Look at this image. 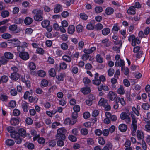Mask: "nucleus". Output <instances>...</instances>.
Wrapping results in <instances>:
<instances>
[{
  "label": "nucleus",
  "instance_id": "nucleus-1",
  "mask_svg": "<svg viewBox=\"0 0 150 150\" xmlns=\"http://www.w3.org/2000/svg\"><path fill=\"white\" fill-rule=\"evenodd\" d=\"M32 13L35 15L33 16L34 20L36 21H40L44 19L43 11L40 9H36L33 10Z\"/></svg>",
  "mask_w": 150,
  "mask_h": 150
},
{
  "label": "nucleus",
  "instance_id": "nucleus-2",
  "mask_svg": "<svg viewBox=\"0 0 150 150\" xmlns=\"http://www.w3.org/2000/svg\"><path fill=\"white\" fill-rule=\"evenodd\" d=\"M130 114L132 119L131 125V133L132 136H135L137 128V121L135 116L134 115V112H131Z\"/></svg>",
  "mask_w": 150,
  "mask_h": 150
},
{
  "label": "nucleus",
  "instance_id": "nucleus-3",
  "mask_svg": "<svg viewBox=\"0 0 150 150\" xmlns=\"http://www.w3.org/2000/svg\"><path fill=\"white\" fill-rule=\"evenodd\" d=\"M19 56L21 58L24 60H27L29 58V54L26 52H20Z\"/></svg>",
  "mask_w": 150,
  "mask_h": 150
},
{
  "label": "nucleus",
  "instance_id": "nucleus-4",
  "mask_svg": "<svg viewBox=\"0 0 150 150\" xmlns=\"http://www.w3.org/2000/svg\"><path fill=\"white\" fill-rule=\"evenodd\" d=\"M108 98L111 101L114 100L117 97L116 94L112 91H110L107 95Z\"/></svg>",
  "mask_w": 150,
  "mask_h": 150
},
{
  "label": "nucleus",
  "instance_id": "nucleus-5",
  "mask_svg": "<svg viewBox=\"0 0 150 150\" xmlns=\"http://www.w3.org/2000/svg\"><path fill=\"white\" fill-rule=\"evenodd\" d=\"M76 123L75 120L71 119L69 118H66L64 122V123L66 125H73Z\"/></svg>",
  "mask_w": 150,
  "mask_h": 150
},
{
  "label": "nucleus",
  "instance_id": "nucleus-6",
  "mask_svg": "<svg viewBox=\"0 0 150 150\" xmlns=\"http://www.w3.org/2000/svg\"><path fill=\"white\" fill-rule=\"evenodd\" d=\"M96 48L95 47H91V48L86 49H84L83 50V52L86 54H89L92 53L93 52L96 51Z\"/></svg>",
  "mask_w": 150,
  "mask_h": 150
},
{
  "label": "nucleus",
  "instance_id": "nucleus-7",
  "mask_svg": "<svg viewBox=\"0 0 150 150\" xmlns=\"http://www.w3.org/2000/svg\"><path fill=\"white\" fill-rule=\"evenodd\" d=\"M129 115L130 113L129 111L127 110V112H122L120 114V117L122 120H125L128 118V117H129Z\"/></svg>",
  "mask_w": 150,
  "mask_h": 150
},
{
  "label": "nucleus",
  "instance_id": "nucleus-8",
  "mask_svg": "<svg viewBox=\"0 0 150 150\" xmlns=\"http://www.w3.org/2000/svg\"><path fill=\"white\" fill-rule=\"evenodd\" d=\"M62 11V8L61 5L57 4L55 6L54 11L55 13H57Z\"/></svg>",
  "mask_w": 150,
  "mask_h": 150
},
{
  "label": "nucleus",
  "instance_id": "nucleus-9",
  "mask_svg": "<svg viewBox=\"0 0 150 150\" xmlns=\"http://www.w3.org/2000/svg\"><path fill=\"white\" fill-rule=\"evenodd\" d=\"M28 103L25 102H23L21 106L24 112H27L29 110V106Z\"/></svg>",
  "mask_w": 150,
  "mask_h": 150
},
{
  "label": "nucleus",
  "instance_id": "nucleus-10",
  "mask_svg": "<svg viewBox=\"0 0 150 150\" xmlns=\"http://www.w3.org/2000/svg\"><path fill=\"white\" fill-rule=\"evenodd\" d=\"M115 65L117 67H121L122 70L123 71V67L125 65L124 61L123 60L121 59H120V62L119 61H116L115 63Z\"/></svg>",
  "mask_w": 150,
  "mask_h": 150
},
{
  "label": "nucleus",
  "instance_id": "nucleus-11",
  "mask_svg": "<svg viewBox=\"0 0 150 150\" xmlns=\"http://www.w3.org/2000/svg\"><path fill=\"white\" fill-rule=\"evenodd\" d=\"M10 77L12 80L16 81L19 78L20 75L18 73H13L11 74Z\"/></svg>",
  "mask_w": 150,
  "mask_h": 150
},
{
  "label": "nucleus",
  "instance_id": "nucleus-12",
  "mask_svg": "<svg viewBox=\"0 0 150 150\" xmlns=\"http://www.w3.org/2000/svg\"><path fill=\"white\" fill-rule=\"evenodd\" d=\"M108 101L107 100H105L103 98H101L98 102V105L100 106H106L108 104Z\"/></svg>",
  "mask_w": 150,
  "mask_h": 150
},
{
  "label": "nucleus",
  "instance_id": "nucleus-13",
  "mask_svg": "<svg viewBox=\"0 0 150 150\" xmlns=\"http://www.w3.org/2000/svg\"><path fill=\"white\" fill-rule=\"evenodd\" d=\"M137 136L138 140H142L144 138V134L141 131L138 130L137 132Z\"/></svg>",
  "mask_w": 150,
  "mask_h": 150
},
{
  "label": "nucleus",
  "instance_id": "nucleus-14",
  "mask_svg": "<svg viewBox=\"0 0 150 150\" xmlns=\"http://www.w3.org/2000/svg\"><path fill=\"white\" fill-rule=\"evenodd\" d=\"M119 129L121 132H124L126 131L127 129V126L125 124H121L119 126Z\"/></svg>",
  "mask_w": 150,
  "mask_h": 150
},
{
  "label": "nucleus",
  "instance_id": "nucleus-15",
  "mask_svg": "<svg viewBox=\"0 0 150 150\" xmlns=\"http://www.w3.org/2000/svg\"><path fill=\"white\" fill-rule=\"evenodd\" d=\"M127 13L130 15H134L135 14V8L134 6H132L129 7L127 10Z\"/></svg>",
  "mask_w": 150,
  "mask_h": 150
},
{
  "label": "nucleus",
  "instance_id": "nucleus-16",
  "mask_svg": "<svg viewBox=\"0 0 150 150\" xmlns=\"http://www.w3.org/2000/svg\"><path fill=\"white\" fill-rule=\"evenodd\" d=\"M33 19L30 17H26L24 21V23L27 25L31 24L33 22Z\"/></svg>",
  "mask_w": 150,
  "mask_h": 150
},
{
  "label": "nucleus",
  "instance_id": "nucleus-17",
  "mask_svg": "<svg viewBox=\"0 0 150 150\" xmlns=\"http://www.w3.org/2000/svg\"><path fill=\"white\" fill-rule=\"evenodd\" d=\"M81 91L84 94H86L90 92V87H84L81 89Z\"/></svg>",
  "mask_w": 150,
  "mask_h": 150
},
{
  "label": "nucleus",
  "instance_id": "nucleus-18",
  "mask_svg": "<svg viewBox=\"0 0 150 150\" xmlns=\"http://www.w3.org/2000/svg\"><path fill=\"white\" fill-rule=\"evenodd\" d=\"M75 31V28L74 25H71L69 26L68 29V32L69 34H73Z\"/></svg>",
  "mask_w": 150,
  "mask_h": 150
},
{
  "label": "nucleus",
  "instance_id": "nucleus-19",
  "mask_svg": "<svg viewBox=\"0 0 150 150\" xmlns=\"http://www.w3.org/2000/svg\"><path fill=\"white\" fill-rule=\"evenodd\" d=\"M98 88L99 91H101L102 90L104 91H108L109 90V88L106 85H102L98 86Z\"/></svg>",
  "mask_w": 150,
  "mask_h": 150
},
{
  "label": "nucleus",
  "instance_id": "nucleus-20",
  "mask_svg": "<svg viewBox=\"0 0 150 150\" xmlns=\"http://www.w3.org/2000/svg\"><path fill=\"white\" fill-rule=\"evenodd\" d=\"M50 24V21L47 20H45L41 22V25L44 28L47 27Z\"/></svg>",
  "mask_w": 150,
  "mask_h": 150
},
{
  "label": "nucleus",
  "instance_id": "nucleus-21",
  "mask_svg": "<svg viewBox=\"0 0 150 150\" xmlns=\"http://www.w3.org/2000/svg\"><path fill=\"white\" fill-rule=\"evenodd\" d=\"M18 132L20 136H21L22 137H25L26 135V130L23 128L20 129L18 130Z\"/></svg>",
  "mask_w": 150,
  "mask_h": 150
},
{
  "label": "nucleus",
  "instance_id": "nucleus-22",
  "mask_svg": "<svg viewBox=\"0 0 150 150\" xmlns=\"http://www.w3.org/2000/svg\"><path fill=\"white\" fill-rule=\"evenodd\" d=\"M8 98V97L6 94H1L0 95V99L3 101H7Z\"/></svg>",
  "mask_w": 150,
  "mask_h": 150
},
{
  "label": "nucleus",
  "instance_id": "nucleus-23",
  "mask_svg": "<svg viewBox=\"0 0 150 150\" xmlns=\"http://www.w3.org/2000/svg\"><path fill=\"white\" fill-rule=\"evenodd\" d=\"M12 41L13 42L12 43V45L15 47L18 46L20 45V42L18 39H13Z\"/></svg>",
  "mask_w": 150,
  "mask_h": 150
},
{
  "label": "nucleus",
  "instance_id": "nucleus-24",
  "mask_svg": "<svg viewBox=\"0 0 150 150\" xmlns=\"http://www.w3.org/2000/svg\"><path fill=\"white\" fill-rule=\"evenodd\" d=\"M62 59L63 60L67 62H70L72 60L71 58L69 56L67 55H64L62 57Z\"/></svg>",
  "mask_w": 150,
  "mask_h": 150
},
{
  "label": "nucleus",
  "instance_id": "nucleus-25",
  "mask_svg": "<svg viewBox=\"0 0 150 150\" xmlns=\"http://www.w3.org/2000/svg\"><path fill=\"white\" fill-rule=\"evenodd\" d=\"M10 123L13 125H16L19 123V121L18 119L16 118H14L11 119Z\"/></svg>",
  "mask_w": 150,
  "mask_h": 150
},
{
  "label": "nucleus",
  "instance_id": "nucleus-26",
  "mask_svg": "<svg viewBox=\"0 0 150 150\" xmlns=\"http://www.w3.org/2000/svg\"><path fill=\"white\" fill-rule=\"evenodd\" d=\"M11 136L14 139L18 138L20 137V134L18 132L15 131L11 134Z\"/></svg>",
  "mask_w": 150,
  "mask_h": 150
},
{
  "label": "nucleus",
  "instance_id": "nucleus-27",
  "mask_svg": "<svg viewBox=\"0 0 150 150\" xmlns=\"http://www.w3.org/2000/svg\"><path fill=\"white\" fill-rule=\"evenodd\" d=\"M66 130L64 128H59L57 130V134L65 135Z\"/></svg>",
  "mask_w": 150,
  "mask_h": 150
},
{
  "label": "nucleus",
  "instance_id": "nucleus-28",
  "mask_svg": "<svg viewBox=\"0 0 150 150\" xmlns=\"http://www.w3.org/2000/svg\"><path fill=\"white\" fill-rule=\"evenodd\" d=\"M5 58L8 59H11L13 57V54L9 52H6L4 54Z\"/></svg>",
  "mask_w": 150,
  "mask_h": 150
},
{
  "label": "nucleus",
  "instance_id": "nucleus-29",
  "mask_svg": "<svg viewBox=\"0 0 150 150\" xmlns=\"http://www.w3.org/2000/svg\"><path fill=\"white\" fill-rule=\"evenodd\" d=\"M114 11L113 9L110 7H108L105 10L106 14L108 15H110L113 13Z\"/></svg>",
  "mask_w": 150,
  "mask_h": 150
},
{
  "label": "nucleus",
  "instance_id": "nucleus-30",
  "mask_svg": "<svg viewBox=\"0 0 150 150\" xmlns=\"http://www.w3.org/2000/svg\"><path fill=\"white\" fill-rule=\"evenodd\" d=\"M1 14L2 17L4 18L7 17L9 16V13L7 11H3L1 12Z\"/></svg>",
  "mask_w": 150,
  "mask_h": 150
},
{
  "label": "nucleus",
  "instance_id": "nucleus-31",
  "mask_svg": "<svg viewBox=\"0 0 150 150\" xmlns=\"http://www.w3.org/2000/svg\"><path fill=\"white\" fill-rule=\"evenodd\" d=\"M25 146L30 149L32 150L34 148V145L31 143L25 144Z\"/></svg>",
  "mask_w": 150,
  "mask_h": 150
},
{
  "label": "nucleus",
  "instance_id": "nucleus-32",
  "mask_svg": "<svg viewBox=\"0 0 150 150\" xmlns=\"http://www.w3.org/2000/svg\"><path fill=\"white\" fill-rule=\"evenodd\" d=\"M96 61L99 63H102L103 62V59L101 56L99 54L97 55L96 57Z\"/></svg>",
  "mask_w": 150,
  "mask_h": 150
},
{
  "label": "nucleus",
  "instance_id": "nucleus-33",
  "mask_svg": "<svg viewBox=\"0 0 150 150\" xmlns=\"http://www.w3.org/2000/svg\"><path fill=\"white\" fill-rule=\"evenodd\" d=\"M49 74L52 77H54L56 74L55 70L54 68L51 69L49 71Z\"/></svg>",
  "mask_w": 150,
  "mask_h": 150
},
{
  "label": "nucleus",
  "instance_id": "nucleus-34",
  "mask_svg": "<svg viewBox=\"0 0 150 150\" xmlns=\"http://www.w3.org/2000/svg\"><path fill=\"white\" fill-rule=\"evenodd\" d=\"M56 138L58 140H64L65 138V135L57 134L56 136Z\"/></svg>",
  "mask_w": 150,
  "mask_h": 150
},
{
  "label": "nucleus",
  "instance_id": "nucleus-35",
  "mask_svg": "<svg viewBox=\"0 0 150 150\" xmlns=\"http://www.w3.org/2000/svg\"><path fill=\"white\" fill-rule=\"evenodd\" d=\"M117 92L121 95L125 93V91L122 86H120V88L117 90Z\"/></svg>",
  "mask_w": 150,
  "mask_h": 150
},
{
  "label": "nucleus",
  "instance_id": "nucleus-36",
  "mask_svg": "<svg viewBox=\"0 0 150 150\" xmlns=\"http://www.w3.org/2000/svg\"><path fill=\"white\" fill-rule=\"evenodd\" d=\"M110 29L108 28L104 29L102 30V33L104 35H108L110 32Z\"/></svg>",
  "mask_w": 150,
  "mask_h": 150
},
{
  "label": "nucleus",
  "instance_id": "nucleus-37",
  "mask_svg": "<svg viewBox=\"0 0 150 150\" xmlns=\"http://www.w3.org/2000/svg\"><path fill=\"white\" fill-rule=\"evenodd\" d=\"M115 72L114 69L112 68H110L108 71V75L110 76H113Z\"/></svg>",
  "mask_w": 150,
  "mask_h": 150
},
{
  "label": "nucleus",
  "instance_id": "nucleus-38",
  "mask_svg": "<svg viewBox=\"0 0 150 150\" xmlns=\"http://www.w3.org/2000/svg\"><path fill=\"white\" fill-rule=\"evenodd\" d=\"M95 12L97 13H99L103 11V8L100 6H96L95 8Z\"/></svg>",
  "mask_w": 150,
  "mask_h": 150
},
{
  "label": "nucleus",
  "instance_id": "nucleus-39",
  "mask_svg": "<svg viewBox=\"0 0 150 150\" xmlns=\"http://www.w3.org/2000/svg\"><path fill=\"white\" fill-rule=\"evenodd\" d=\"M88 132V131L86 128H82L81 130V133L82 135H86Z\"/></svg>",
  "mask_w": 150,
  "mask_h": 150
},
{
  "label": "nucleus",
  "instance_id": "nucleus-40",
  "mask_svg": "<svg viewBox=\"0 0 150 150\" xmlns=\"http://www.w3.org/2000/svg\"><path fill=\"white\" fill-rule=\"evenodd\" d=\"M1 81L3 83H6L8 80V77L6 75H3L1 77Z\"/></svg>",
  "mask_w": 150,
  "mask_h": 150
},
{
  "label": "nucleus",
  "instance_id": "nucleus-41",
  "mask_svg": "<svg viewBox=\"0 0 150 150\" xmlns=\"http://www.w3.org/2000/svg\"><path fill=\"white\" fill-rule=\"evenodd\" d=\"M16 102L14 100H11L9 104V106L12 108L15 107L16 106Z\"/></svg>",
  "mask_w": 150,
  "mask_h": 150
},
{
  "label": "nucleus",
  "instance_id": "nucleus-42",
  "mask_svg": "<svg viewBox=\"0 0 150 150\" xmlns=\"http://www.w3.org/2000/svg\"><path fill=\"white\" fill-rule=\"evenodd\" d=\"M6 144L9 146H12L14 144V141L11 139H8L6 141Z\"/></svg>",
  "mask_w": 150,
  "mask_h": 150
},
{
  "label": "nucleus",
  "instance_id": "nucleus-43",
  "mask_svg": "<svg viewBox=\"0 0 150 150\" xmlns=\"http://www.w3.org/2000/svg\"><path fill=\"white\" fill-rule=\"evenodd\" d=\"M142 107L144 110H148L150 108V106L147 103H144L142 105Z\"/></svg>",
  "mask_w": 150,
  "mask_h": 150
},
{
  "label": "nucleus",
  "instance_id": "nucleus-44",
  "mask_svg": "<svg viewBox=\"0 0 150 150\" xmlns=\"http://www.w3.org/2000/svg\"><path fill=\"white\" fill-rule=\"evenodd\" d=\"M1 36L3 38L5 39H9L11 37V35L7 33L3 34Z\"/></svg>",
  "mask_w": 150,
  "mask_h": 150
},
{
  "label": "nucleus",
  "instance_id": "nucleus-45",
  "mask_svg": "<svg viewBox=\"0 0 150 150\" xmlns=\"http://www.w3.org/2000/svg\"><path fill=\"white\" fill-rule=\"evenodd\" d=\"M37 74L39 76L41 77H44L46 75L45 72L41 70L38 71Z\"/></svg>",
  "mask_w": 150,
  "mask_h": 150
},
{
  "label": "nucleus",
  "instance_id": "nucleus-46",
  "mask_svg": "<svg viewBox=\"0 0 150 150\" xmlns=\"http://www.w3.org/2000/svg\"><path fill=\"white\" fill-rule=\"evenodd\" d=\"M8 60L5 59V57H2L0 59V63L1 64H5L7 63Z\"/></svg>",
  "mask_w": 150,
  "mask_h": 150
},
{
  "label": "nucleus",
  "instance_id": "nucleus-47",
  "mask_svg": "<svg viewBox=\"0 0 150 150\" xmlns=\"http://www.w3.org/2000/svg\"><path fill=\"white\" fill-rule=\"evenodd\" d=\"M29 67L30 69L32 70H34L36 68L35 64L32 62H31L29 64Z\"/></svg>",
  "mask_w": 150,
  "mask_h": 150
},
{
  "label": "nucleus",
  "instance_id": "nucleus-48",
  "mask_svg": "<svg viewBox=\"0 0 150 150\" xmlns=\"http://www.w3.org/2000/svg\"><path fill=\"white\" fill-rule=\"evenodd\" d=\"M78 116V112L74 111L72 115V120H75L76 122L77 121V118Z\"/></svg>",
  "mask_w": 150,
  "mask_h": 150
},
{
  "label": "nucleus",
  "instance_id": "nucleus-49",
  "mask_svg": "<svg viewBox=\"0 0 150 150\" xmlns=\"http://www.w3.org/2000/svg\"><path fill=\"white\" fill-rule=\"evenodd\" d=\"M92 82L93 83V84L96 85H99L101 83V82L99 78L98 79H94V80H93Z\"/></svg>",
  "mask_w": 150,
  "mask_h": 150
},
{
  "label": "nucleus",
  "instance_id": "nucleus-50",
  "mask_svg": "<svg viewBox=\"0 0 150 150\" xmlns=\"http://www.w3.org/2000/svg\"><path fill=\"white\" fill-rule=\"evenodd\" d=\"M20 112L18 109H15L13 111V114L15 116H18L20 115Z\"/></svg>",
  "mask_w": 150,
  "mask_h": 150
},
{
  "label": "nucleus",
  "instance_id": "nucleus-51",
  "mask_svg": "<svg viewBox=\"0 0 150 150\" xmlns=\"http://www.w3.org/2000/svg\"><path fill=\"white\" fill-rule=\"evenodd\" d=\"M25 121L26 123L28 125H31L33 123V120L30 117H28L25 120Z\"/></svg>",
  "mask_w": 150,
  "mask_h": 150
},
{
  "label": "nucleus",
  "instance_id": "nucleus-52",
  "mask_svg": "<svg viewBox=\"0 0 150 150\" xmlns=\"http://www.w3.org/2000/svg\"><path fill=\"white\" fill-rule=\"evenodd\" d=\"M73 110L74 111L79 112L80 110V106L78 105H75L73 107Z\"/></svg>",
  "mask_w": 150,
  "mask_h": 150
},
{
  "label": "nucleus",
  "instance_id": "nucleus-53",
  "mask_svg": "<svg viewBox=\"0 0 150 150\" xmlns=\"http://www.w3.org/2000/svg\"><path fill=\"white\" fill-rule=\"evenodd\" d=\"M64 77V74H61L60 75L56 77L57 79L60 81H63Z\"/></svg>",
  "mask_w": 150,
  "mask_h": 150
},
{
  "label": "nucleus",
  "instance_id": "nucleus-54",
  "mask_svg": "<svg viewBox=\"0 0 150 150\" xmlns=\"http://www.w3.org/2000/svg\"><path fill=\"white\" fill-rule=\"evenodd\" d=\"M37 52L39 54H43L44 53V51L41 48H38L37 49Z\"/></svg>",
  "mask_w": 150,
  "mask_h": 150
},
{
  "label": "nucleus",
  "instance_id": "nucleus-55",
  "mask_svg": "<svg viewBox=\"0 0 150 150\" xmlns=\"http://www.w3.org/2000/svg\"><path fill=\"white\" fill-rule=\"evenodd\" d=\"M69 139L72 142H75L76 141V140H77V138H76L72 135H70L69 136Z\"/></svg>",
  "mask_w": 150,
  "mask_h": 150
},
{
  "label": "nucleus",
  "instance_id": "nucleus-56",
  "mask_svg": "<svg viewBox=\"0 0 150 150\" xmlns=\"http://www.w3.org/2000/svg\"><path fill=\"white\" fill-rule=\"evenodd\" d=\"M61 47L63 50H67L68 47V46L66 43H63L61 44Z\"/></svg>",
  "mask_w": 150,
  "mask_h": 150
},
{
  "label": "nucleus",
  "instance_id": "nucleus-57",
  "mask_svg": "<svg viewBox=\"0 0 150 150\" xmlns=\"http://www.w3.org/2000/svg\"><path fill=\"white\" fill-rule=\"evenodd\" d=\"M17 28V25H10L9 27V30L12 31H15Z\"/></svg>",
  "mask_w": 150,
  "mask_h": 150
},
{
  "label": "nucleus",
  "instance_id": "nucleus-58",
  "mask_svg": "<svg viewBox=\"0 0 150 150\" xmlns=\"http://www.w3.org/2000/svg\"><path fill=\"white\" fill-rule=\"evenodd\" d=\"M98 142L101 145H104L105 144V141L103 137H100L98 138Z\"/></svg>",
  "mask_w": 150,
  "mask_h": 150
},
{
  "label": "nucleus",
  "instance_id": "nucleus-59",
  "mask_svg": "<svg viewBox=\"0 0 150 150\" xmlns=\"http://www.w3.org/2000/svg\"><path fill=\"white\" fill-rule=\"evenodd\" d=\"M60 67L61 69H65L67 68V65L66 63L63 62L60 64Z\"/></svg>",
  "mask_w": 150,
  "mask_h": 150
},
{
  "label": "nucleus",
  "instance_id": "nucleus-60",
  "mask_svg": "<svg viewBox=\"0 0 150 150\" xmlns=\"http://www.w3.org/2000/svg\"><path fill=\"white\" fill-rule=\"evenodd\" d=\"M103 25L100 23H98L96 25L95 28L97 30H100L103 28Z\"/></svg>",
  "mask_w": 150,
  "mask_h": 150
},
{
  "label": "nucleus",
  "instance_id": "nucleus-61",
  "mask_svg": "<svg viewBox=\"0 0 150 150\" xmlns=\"http://www.w3.org/2000/svg\"><path fill=\"white\" fill-rule=\"evenodd\" d=\"M48 83L47 81L45 79L42 80L41 82L42 86L45 87L47 86L48 85Z\"/></svg>",
  "mask_w": 150,
  "mask_h": 150
},
{
  "label": "nucleus",
  "instance_id": "nucleus-62",
  "mask_svg": "<svg viewBox=\"0 0 150 150\" xmlns=\"http://www.w3.org/2000/svg\"><path fill=\"white\" fill-rule=\"evenodd\" d=\"M33 32V30L31 28H27L25 30V33L28 35H30Z\"/></svg>",
  "mask_w": 150,
  "mask_h": 150
},
{
  "label": "nucleus",
  "instance_id": "nucleus-63",
  "mask_svg": "<svg viewBox=\"0 0 150 150\" xmlns=\"http://www.w3.org/2000/svg\"><path fill=\"white\" fill-rule=\"evenodd\" d=\"M80 18L82 19L86 20L88 18V16L86 14L84 13H81L80 14Z\"/></svg>",
  "mask_w": 150,
  "mask_h": 150
},
{
  "label": "nucleus",
  "instance_id": "nucleus-64",
  "mask_svg": "<svg viewBox=\"0 0 150 150\" xmlns=\"http://www.w3.org/2000/svg\"><path fill=\"white\" fill-rule=\"evenodd\" d=\"M56 144V142L54 140H51L49 143V146L51 147H53Z\"/></svg>",
  "mask_w": 150,
  "mask_h": 150
}]
</instances>
